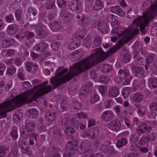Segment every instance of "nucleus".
I'll use <instances>...</instances> for the list:
<instances>
[{
  "instance_id": "obj_61",
  "label": "nucleus",
  "mask_w": 157,
  "mask_h": 157,
  "mask_svg": "<svg viewBox=\"0 0 157 157\" xmlns=\"http://www.w3.org/2000/svg\"><path fill=\"white\" fill-rule=\"evenodd\" d=\"M5 19L6 21L8 23L11 22L14 20L13 16L10 14L7 16L6 17Z\"/></svg>"
},
{
  "instance_id": "obj_37",
  "label": "nucleus",
  "mask_w": 157,
  "mask_h": 157,
  "mask_svg": "<svg viewBox=\"0 0 157 157\" xmlns=\"http://www.w3.org/2000/svg\"><path fill=\"white\" fill-rule=\"evenodd\" d=\"M74 129L71 126H69L65 131V133L67 136H71L74 133Z\"/></svg>"
},
{
  "instance_id": "obj_43",
  "label": "nucleus",
  "mask_w": 157,
  "mask_h": 157,
  "mask_svg": "<svg viewBox=\"0 0 157 157\" xmlns=\"http://www.w3.org/2000/svg\"><path fill=\"white\" fill-rule=\"evenodd\" d=\"M91 43V40L88 37H86L84 40L83 42V45L86 47H89L90 46Z\"/></svg>"
},
{
  "instance_id": "obj_3",
  "label": "nucleus",
  "mask_w": 157,
  "mask_h": 157,
  "mask_svg": "<svg viewBox=\"0 0 157 157\" xmlns=\"http://www.w3.org/2000/svg\"><path fill=\"white\" fill-rule=\"evenodd\" d=\"M150 13H149V11H146L143 13L142 16H140L133 21L132 25V26H139L141 33L143 34H145L146 31L144 29L145 27L151 20L154 19L151 18V15Z\"/></svg>"
},
{
  "instance_id": "obj_41",
  "label": "nucleus",
  "mask_w": 157,
  "mask_h": 157,
  "mask_svg": "<svg viewBox=\"0 0 157 157\" xmlns=\"http://www.w3.org/2000/svg\"><path fill=\"white\" fill-rule=\"evenodd\" d=\"M32 26L34 27L36 31L40 32V33L42 32L43 29V25L42 23H39L36 25H33Z\"/></svg>"
},
{
  "instance_id": "obj_44",
  "label": "nucleus",
  "mask_w": 157,
  "mask_h": 157,
  "mask_svg": "<svg viewBox=\"0 0 157 157\" xmlns=\"http://www.w3.org/2000/svg\"><path fill=\"white\" fill-rule=\"evenodd\" d=\"M117 17L113 15L109 14L106 17V19L109 22H114L117 20Z\"/></svg>"
},
{
  "instance_id": "obj_15",
  "label": "nucleus",
  "mask_w": 157,
  "mask_h": 157,
  "mask_svg": "<svg viewBox=\"0 0 157 157\" xmlns=\"http://www.w3.org/2000/svg\"><path fill=\"white\" fill-rule=\"evenodd\" d=\"M119 94V90L117 87H113L110 89L108 91V97L115 98Z\"/></svg>"
},
{
  "instance_id": "obj_12",
  "label": "nucleus",
  "mask_w": 157,
  "mask_h": 157,
  "mask_svg": "<svg viewBox=\"0 0 157 157\" xmlns=\"http://www.w3.org/2000/svg\"><path fill=\"white\" fill-rule=\"evenodd\" d=\"M110 11L112 13H115L120 16L123 17L125 14L124 12L118 6L112 7L110 8Z\"/></svg>"
},
{
  "instance_id": "obj_53",
  "label": "nucleus",
  "mask_w": 157,
  "mask_h": 157,
  "mask_svg": "<svg viewBox=\"0 0 157 157\" xmlns=\"http://www.w3.org/2000/svg\"><path fill=\"white\" fill-rule=\"evenodd\" d=\"M35 128L34 125L32 122H29L26 125V129H27L29 131H31V132Z\"/></svg>"
},
{
  "instance_id": "obj_25",
  "label": "nucleus",
  "mask_w": 157,
  "mask_h": 157,
  "mask_svg": "<svg viewBox=\"0 0 157 157\" xmlns=\"http://www.w3.org/2000/svg\"><path fill=\"white\" fill-rule=\"evenodd\" d=\"M103 7V3L101 0H97L95 2L93 7L94 10H99L102 9Z\"/></svg>"
},
{
  "instance_id": "obj_49",
  "label": "nucleus",
  "mask_w": 157,
  "mask_h": 157,
  "mask_svg": "<svg viewBox=\"0 0 157 157\" xmlns=\"http://www.w3.org/2000/svg\"><path fill=\"white\" fill-rule=\"evenodd\" d=\"M6 149L3 146L0 147V157H4L6 155Z\"/></svg>"
},
{
  "instance_id": "obj_19",
  "label": "nucleus",
  "mask_w": 157,
  "mask_h": 157,
  "mask_svg": "<svg viewBox=\"0 0 157 157\" xmlns=\"http://www.w3.org/2000/svg\"><path fill=\"white\" fill-rule=\"evenodd\" d=\"M113 115V113L112 111H106L102 114L101 117L105 121H109L112 119Z\"/></svg>"
},
{
  "instance_id": "obj_1",
  "label": "nucleus",
  "mask_w": 157,
  "mask_h": 157,
  "mask_svg": "<svg viewBox=\"0 0 157 157\" xmlns=\"http://www.w3.org/2000/svg\"><path fill=\"white\" fill-rule=\"evenodd\" d=\"M124 44V41L122 40H119L116 46L111 48L108 51L107 53L103 52L101 49L96 48L93 50V53L90 56L83 59L70 67L69 73L65 75L64 74L68 71V69H64L62 67H59L56 71V77L51 78L50 80V83L53 84V88H56L75 76L90 68L94 65L105 60L119 49Z\"/></svg>"
},
{
  "instance_id": "obj_31",
  "label": "nucleus",
  "mask_w": 157,
  "mask_h": 157,
  "mask_svg": "<svg viewBox=\"0 0 157 157\" xmlns=\"http://www.w3.org/2000/svg\"><path fill=\"white\" fill-rule=\"evenodd\" d=\"M136 132L140 135L145 133L144 123L142 124L136 129Z\"/></svg>"
},
{
  "instance_id": "obj_10",
  "label": "nucleus",
  "mask_w": 157,
  "mask_h": 157,
  "mask_svg": "<svg viewBox=\"0 0 157 157\" xmlns=\"http://www.w3.org/2000/svg\"><path fill=\"white\" fill-rule=\"evenodd\" d=\"M56 113L55 111L50 109L47 111L46 113L45 117L46 119L50 122L53 121L56 118Z\"/></svg>"
},
{
  "instance_id": "obj_27",
  "label": "nucleus",
  "mask_w": 157,
  "mask_h": 157,
  "mask_svg": "<svg viewBox=\"0 0 157 157\" xmlns=\"http://www.w3.org/2000/svg\"><path fill=\"white\" fill-rule=\"evenodd\" d=\"M99 97L96 91L92 92L90 95V101L92 104H94L99 100Z\"/></svg>"
},
{
  "instance_id": "obj_39",
  "label": "nucleus",
  "mask_w": 157,
  "mask_h": 157,
  "mask_svg": "<svg viewBox=\"0 0 157 157\" xmlns=\"http://www.w3.org/2000/svg\"><path fill=\"white\" fill-rule=\"evenodd\" d=\"M86 34V31L84 30H81L77 32L76 35L78 38L82 39Z\"/></svg>"
},
{
  "instance_id": "obj_28",
  "label": "nucleus",
  "mask_w": 157,
  "mask_h": 157,
  "mask_svg": "<svg viewBox=\"0 0 157 157\" xmlns=\"http://www.w3.org/2000/svg\"><path fill=\"white\" fill-rule=\"evenodd\" d=\"M101 43V38L98 36H95L93 39L92 46L93 48L96 47L100 45Z\"/></svg>"
},
{
  "instance_id": "obj_35",
  "label": "nucleus",
  "mask_w": 157,
  "mask_h": 157,
  "mask_svg": "<svg viewBox=\"0 0 157 157\" xmlns=\"http://www.w3.org/2000/svg\"><path fill=\"white\" fill-rule=\"evenodd\" d=\"M131 92L130 89L128 87H125L124 88L122 92V95L125 98L128 97Z\"/></svg>"
},
{
  "instance_id": "obj_62",
  "label": "nucleus",
  "mask_w": 157,
  "mask_h": 157,
  "mask_svg": "<svg viewBox=\"0 0 157 157\" xmlns=\"http://www.w3.org/2000/svg\"><path fill=\"white\" fill-rule=\"evenodd\" d=\"M129 76V77H128V76H127V78H124L125 80L123 82V84L124 85L129 84L130 80L132 78V76L131 75L130 76Z\"/></svg>"
},
{
  "instance_id": "obj_9",
  "label": "nucleus",
  "mask_w": 157,
  "mask_h": 157,
  "mask_svg": "<svg viewBox=\"0 0 157 157\" xmlns=\"http://www.w3.org/2000/svg\"><path fill=\"white\" fill-rule=\"evenodd\" d=\"M97 27L99 31L101 33L104 34L108 32L109 30L108 26L103 21L99 22L98 25Z\"/></svg>"
},
{
  "instance_id": "obj_40",
  "label": "nucleus",
  "mask_w": 157,
  "mask_h": 157,
  "mask_svg": "<svg viewBox=\"0 0 157 157\" xmlns=\"http://www.w3.org/2000/svg\"><path fill=\"white\" fill-rule=\"evenodd\" d=\"M102 70L104 72H109L112 69V67L108 64H104L102 66Z\"/></svg>"
},
{
  "instance_id": "obj_52",
  "label": "nucleus",
  "mask_w": 157,
  "mask_h": 157,
  "mask_svg": "<svg viewBox=\"0 0 157 157\" xmlns=\"http://www.w3.org/2000/svg\"><path fill=\"white\" fill-rule=\"evenodd\" d=\"M31 131L26 129L21 134V136L23 138H25L31 135Z\"/></svg>"
},
{
  "instance_id": "obj_48",
  "label": "nucleus",
  "mask_w": 157,
  "mask_h": 157,
  "mask_svg": "<svg viewBox=\"0 0 157 157\" xmlns=\"http://www.w3.org/2000/svg\"><path fill=\"white\" fill-rule=\"evenodd\" d=\"M26 65L27 70L29 72H30L31 71L33 66L34 67L36 66V64H34L33 66V63L29 62H26Z\"/></svg>"
},
{
  "instance_id": "obj_4",
  "label": "nucleus",
  "mask_w": 157,
  "mask_h": 157,
  "mask_svg": "<svg viewBox=\"0 0 157 157\" xmlns=\"http://www.w3.org/2000/svg\"><path fill=\"white\" fill-rule=\"evenodd\" d=\"M132 25L129 26L127 29L121 27H118L117 36L118 37L122 36L124 40H128L136 35L139 32L137 28L132 29Z\"/></svg>"
},
{
  "instance_id": "obj_46",
  "label": "nucleus",
  "mask_w": 157,
  "mask_h": 157,
  "mask_svg": "<svg viewBox=\"0 0 157 157\" xmlns=\"http://www.w3.org/2000/svg\"><path fill=\"white\" fill-rule=\"evenodd\" d=\"M60 45V43L59 41H55L52 43L51 47L53 50L56 51L59 47Z\"/></svg>"
},
{
  "instance_id": "obj_21",
  "label": "nucleus",
  "mask_w": 157,
  "mask_h": 157,
  "mask_svg": "<svg viewBox=\"0 0 157 157\" xmlns=\"http://www.w3.org/2000/svg\"><path fill=\"white\" fill-rule=\"evenodd\" d=\"M143 99V96L139 92L135 93L132 97L133 101L136 103H138L141 101Z\"/></svg>"
},
{
  "instance_id": "obj_34",
  "label": "nucleus",
  "mask_w": 157,
  "mask_h": 157,
  "mask_svg": "<svg viewBox=\"0 0 157 157\" xmlns=\"http://www.w3.org/2000/svg\"><path fill=\"white\" fill-rule=\"evenodd\" d=\"M155 55L154 54H149L147 58L146 62L147 64L152 63L154 60Z\"/></svg>"
},
{
  "instance_id": "obj_11",
  "label": "nucleus",
  "mask_w": 157,
  "mask_h": 157,
  "mask_svg": "<svg viewBox=\"0 0 157 157\" xmlns=\"http://www.w3.org/2000/svg\"><path fill=\"white\" fill-rule=\"evenodd\" d=\"M147 11H149V13L151 15V18L154 19L157 15V1L154 2L151 7Z\"/></svg>"
},
{
  "instance_id": "obj_57",
  "label": "nucleus",
  "mask_w": 157,
  "mask_h": 157,
  "mask_svg": "<svg viewBox=\"0 0 157 157\" xmlns=\"http://www.w3.org/2000/svg\"><path fill=\"white\" fill-rule=\"evenodd\" d=\"M149 107L151 109L157 112V103L154 102L150 104Z\"/></svg>"
},
{
  "instance_id": "obj_14",
  "label": "nucleus",
  "mask_w": 157,
  "mask_h": 157,
  "mask_svg": "<svg viewBox=\"0 0 157 157\" xmlns=\"http://www.w3.org/2000/svg\"><path fill=\"white\" fill-rule=\"evenodd\" d=\"M90 144L89 140L84 141L81 143L79 147L82 152H86L89 149Z\"/></svg>"
},
{
  "instance_id": "obj_59",
  "label": "nucleus",
  "mask_w": 157,
  "mask_h": 157,
  "mask_svg": "<svg viewBox=\"0 0 157 157\" xmlns=\"http://www.w3.org/2000/svg\"><path fill=\"white\" fill-rule=\"evenodd\" d=\"M66 0H57V3L59 6L62 7L64 6L66 3Z\"/></svg>"
},
{
  "instance_id": "obj_30",
  "label": "nucleus",
  "mask_w": 157,
  "mask_h": 157,
  "mask_svg": "<svg viewBox=\"0 0 157 157\" xmlns=\"http://www.w3.org/2000/svg\"><path fill=\"white\" fill-rule=\"evenodd\" d=\"M127 141L126 138H122L121 139L118 140L117 143V146L118 147H121L125 145L127 143Z\"/></svg>"
},
{
  "instance_id": "obj_54",
  "label": "nucleus",
  "mask_w": 157,
  "mask_h": 157,
  "mask_svg": "<svg viewBox=\"0 0 157 157\" xmlns=\"http://www.w3.org/2000/svg\"><path fill=\"white\" fill-rule=\"evenodd\" d=\"M10 134L13 139H16L18 137V134L16 129L15 128L13 130L10 132Z\"/></svg>"
},
{
  "instance_id": "obj_20",
  "label": "nucleus",
  "mask_w": 157,
  "mask_h": 157,
  "mask_svg": "<svg viewBox=\"0 0 157 157\" xmlns=\"http://www.w3.org/2000/svg\"><path fill=\"white\" fill-rule=\"evenodd\" d=\"M15 43L14 39L11 38H7L5 40L2 42L3 47L6 48L13 45Z\"/></svg>"
},
{
  "instance_id": "obj_45",
  "label": "nucleus",
  "mask_w": 157,
  "mask_h": 157,
  "mask_svg": "<svg viewBox=\"0 0 157 157\" xmlns=\"http://www.w3.org/2000/svg\"><path fill=\"white\" fill-rule=\"evenodd\" d=\"M99 80L101 82L106 83L109 81L110 79L108 77L104 75L101 76L100 77Z\"/></svg>"
},
{
  "instance_id": "obj_16",
  "label": "nucleus",
  "mask_w": 157,
  "mask_h": 157,
  "mask_svg": "<svg viewBox=\"0 0 157 157\" xmlns=\"http://www.w3.org/2000/svg\"><path fill=\"white\" fill-rule=\"evenodd\" d=\"M91 21L90 17L89 16H83L81 19L78 21V23L82 26H84L89 24Z\"/></svg>"
},
{
  "instance_id": "obj_60",
  "label": "nucleus",
  "mask_w": 157,
  "mask_h": 157,
  "mask_svg": "<svg viewBox=\"0 0 157 157\" xmlns=\"http://www.w3.org/2000/svg\"><path fill=\"white\" fill-rule=\"evenodd\" d=\"M145 109L143 107L139 108L138 109V113L141 116L145 113Z\"/></svg>"
},
{
  "instance_id": "obj_58",
  "label": "nucleus",
  "mask_w": 157,
  "mask_h": 157,
  "mask_svg": "<svg viewBox=\"0 0 157 157\" xmlns=\"http://www.w3.org/2000/svg\"><path fill=\"white\" fill-rule=\"evenodd\" d=\"M105 107L106 108H110V105L113 104V101L112 99L105 101Z\"/></svg>"
},
{
  "instance_id": "obj_23",
  "label": "nucleus",
  "mask_w": 157,
  "mask_h": 157,
  "mask_svg": "<svg viewBox=\"0 0 157 157\" xmlns=\"http://www.w3.org/2000/svg\"><path fill=\"white\" fill-rule=\"evenodd\" d=\"M61 27L60 23L59 21H54L50 25V29L53 31H57L59 30Z\"/></svg>"
},
{
  "instance_id": "obj_17",
  "label": "nucleus",
  "mask_w": 157,
  "mask_h": 157,
  "mask_svg": "<svg viewBox=\"0 0 157 157\" xmlns=\"http://www.w3.org/2000/svg\"><path fill=\"white\" fill-rule=\"evenodd\" d=\"M60 15L63 20L66 21H69L71 19V14L67 10L65 9L62 10Z\"/></svg>"
},
{
  "instance_id": "obj_50",
  "label": "nucleus",
  "mask_w": 157,
  "mask_h": 157,
  "mask_svg": "<svg viewBox=\"0 0 157 157\" xmlns=\"http://www.w3.org/2000/svg\"><path fill=\"white\" fill-rule=\"evenodd\" d=\"M21 11L20 10H17L15 12V16L17 21H20L21 20Z\"/></svg>"
},
{
  "instance_id": "obj_64",
  "label": "nucleus",
  "mask_w": 157,
  "mask_h": 157,
  "mask_svg": "<svg viewBox=\"0 0 157 157\" xmlns=\"http://www.w3.org/2000/svg\"><path fill=\"white\" fill-rule=\"evenodd\" d=\"M40 48L41 51H43L48 47L47 45L44 42H41L39 44Z\"/></svg>"
},
{
  "instance_id": "obj_13",
  "label": "nucleus",
  "mask_w": 157,
  "mask_h": 157,
  "mask_svg": "<svg viewBox=\"0 0 157 157\" xmlns=\"http://www.w3.org/2000/svg\"><path fill=\"white\" fill-rule=\"evenodd\" d=\"M121 124L119 122L113 121L110 122L108 124V128L113 131H117L121 127Z\"/></svg>"
},
{
  "instance_id": "obj_6",
  "label": "nucleus",
  "mask_w": 157,
  "mask_h": 157,
  "mask_svg": "<svg viewBox=\"0 0 157 157\" xmlns=\"http://www.w3.org/2000/svg\"><path fill=\"white\" fill-rule=\"evenodd\" d=\"M118 75L115 79V81L117 83L121 82L124 78L128 76L129 73L127 70H120L118 72Z\"/></svg>"
},
{
  "instance_id": "obj_33",
  "label": "nucleus",
  "mask_w": 157,
  "mask_h": 157,
  "mask_svg": "<svg viewBox=\"0 0 157 157\" xmlns=\"http://www.w3.org/2000/svg\"><path fill=\"white\" fill-rule=\"evenodd\" d=\"M30 116L32 118H35L38 115V112L36 109H33L29 110Z\"/></svg>"
},
{
  "instance_id": "obj_47",
  "label": "nucleus",
  "mask_w": 157,
  "mask_h": 157,
  "mask_svg": "<svg viewBox=\"0 0 157 157\" xmlns=\"http://www.w3.org/2000/svg\"><path fill=\"white\" fill-rule=\"evenodd\" d=\"M16 71V69L13 66H11L9 67L7 70V73L9 75H12Z\"/></svg>"
},
{
  "instance_id": "obj_55",
  "label": "nucleus",
  "mask_w": 157,
  "mask_h": 157,
  "mask_svg": "<svg viewBox=\"0 0 157 157\" xmlns=\"http://www.w3.org/2000/svg\"><path fill=\"white\" fill-rule=\"evenodd\" d=\"M77 46V43L75 41H73L69 44L68 48L70 50L74 49Z\"/></svg>"
},
{
  "instance_id": "obj_56",
  "label": "nucleus",
  "mask_w": 157,
  "mask_h": 157,
  "mask_svg": "<svg viewBox=\"0 0 157 157\" xmlns=\"http://www.w3.org/2000/svg\"><path fill=\"white\" fill-rule=\"evenodd\" d=\"M73 108L75 109H79L81 108V104L78 102L75 101L73 102Z\"/></svg>"
},
{
  "instance_id": "obj_51",
  "label": "nucleus",
  "mask_w": 157,
  "mask_h": 157,
  "mask_svg": "<svg viewBox=\"0 0 157 157\" xmlns=\"http://www.w3.org/2000/svg\"><path fill=\"white\" fill-rule=\"evenodd\" d=\"M75 152V151L69 150V151L66 152L63 154V157H73Z\"/></svg>"
},
{
  "instance_id": "obj_8",
  "label": "nucleus",
  "mask_w": 157,
  "mask_h": 157,
  "mask_svg": "<svg viewBox=\"0 0 157 157\" xmlns=\"http://www.w3.org/2000/svg\"><path fill=\"white\" fill-rule=\"evenodd\" d=\"M78 145L77 141L75 140L68 141L67 144V147L69 150L76 151L77 147Z\"/></svg>"
},
{
  "instance_id": "obj_5",
  "label": "nucleus",
  "mask_w": 157,
  "mask_h": 157,
  "mask_svg": "<svg viewBox=\"0 0 157 157\" xmlns=\"http://www.w3.org/2000/svg\"><path fill=\"white\" fill-rule=\"evenodd\" d=\"M137 64L139 65L144 64V60L142 57L137 58L135 62L131 64L132 68L134 69L137 73V76L139 78L144 77L146 75L145 73L143 71V69L139 66H137Z\"/></svg>"
},
{
  "instance_id": "obj_7",
  "label": "nucleus",
  "mask_w": 157,
  "mask_h": 157,
  "mask_svg": "<svg viewBox=\"0 0 157 157\" xmlns=\"http://www.w3.org/2000/svg\"><path fill=\"white\" fill-rule=\"evenodd\" d=\"M69 7L72 11H77L81 8L80 0H73L69 3Z\"/></svg>"
},
{
  "instance_id": "obj_26",
  "label": "nucleus",
  "mask_w": 157,
  "mask_h": 157,
  "mask_svg": "<svg viewBox=\"0 0 157 157\" xmlns=\"http://www.w3.org/2000/svg\"><path fill=\"white\" fill-rule=\"evenodd\" d=\"M90 138L94 139L96 138L99 135V130L98 128H92L89 130Z\"/></svg>"
},
{
  "instance_id": "obj_38",
  "label": "nucleus",
  "mask_w": 157,
  "mask_h": 157,
  "mask_svg": "<svg viewBox=\"0 0 157 157\" xmlns=\"http://www.w3.org/2000/svg\"><path fill=\"white\" fill-rule=\"evenodd\" d=\"M98 90L101 94L102 95H105L107 93V88L105 86L101 85L98 87Z\"/></svg>"
},
{
  "instance_id": "obj_63",
  "label": "nucleus",
  "mask_w": 157,
  "mask_h": 157,
  "mask_svg": "<svg viewBox=\"0 0 157 157\" xmlns=\"http://www.w3.org/2000/svg\"><path fill=\"white\" fill-rule=\"evenodd\" d=\"M78 118H85L87 117V115L84 113L81 112L78 113L77 114Z\"/></svg>"
},
{
  "instance_id": "obj_2",
  "label": "nucleus",
  "mask_w": 157,
  "mask_h": 157,
  "mask_svg": "<svg viewBox=\"0 0 157 157\" xmlns=\"http://www.w3.org/2000/svg\"><path fill=\"white\" fill-rule=\"evenodd\" d=\"M48 81L39 85L40 81L38 79L33 80L32 83L34 89L29 90L26 92L19 94L12 100L3 102L0 105V118H3L7 116V113L11 111L16 107L24 105L25 103L32 102L37 98L52 91L50 85L46 86Z\"/></svg>"
},
{
  "instance_id": "obj_18",
  "label": "nucleus",
  "mask_w": 157,
  "mask_h": 157,
  "mask_svg": "<svg viewBox=\"0 0 157 157\" xmlns=\"http://www.w3.org/2000/svg\"><path fill=\"white\" fill-rule=\"evenodd\" d=\"M18 26L16 24L10 25L7 28V33L10 35L14 34L18 31Z\"/></svg>"
},
{
  "instance_id": "obj_42",
  "label": "nucleus",
  "mask_w": 157,
  "mask_h": 157,
  "mask_svg": "<svg viewBox=\"0 0 157 157\" xmlns=\"http://www.w3.org/2000/svg\"><path fill=\"white\" fill-rule=\"evenodd\" d=\"M131 57V56L130 53L127 52L124 55L122 60L125 63H128L130 61Z\"/></svg>"
},
{
  "instance_id": "obj_29",
  "label": "nucleus",
  "mask_w": 157,
  "mask_h": 157,
  "mask_svg": "<svg viewBox=\"0 0 157 157\" xmlns=\"http://www.w3.org/2000/svg\"><path fill=\"white\" fill-rule=\"evenodd\" d=\"M55 0H50L46 4V8L48 10L54 9L55 8Z\"/></svg>"
},
{
  "instance_id": "obj_36",
  "label": "nucleus",
  "mask_w": 157,
  "mask_h": 157,
  "mask_svg": "<svg viewBox=\"0 0 157 157\" xmlns=\"http://www.w3.org/2000/svg\"><path fill=\"white\" fill-rule=\"evenodd\" d=\"M150 136H144L141 137L140 140V142L142 144H144L146 143L149 142L151 140Z\"/></svg>"
},
{
  "instance_id": "obj_32",
  "label": "nucleus",
  "mask_w": 157,
  "mask_h": 157,
  "mask_svg": "<svg viewBox=\"0 0 157 157\" xmlns=\"http://www.w3.org/2000/svg\"><path fill=\"white\" fill-rule=\"evenodd\" d=\"M140 136L137 132L133 133L130 137V140L132 142H135L139 139Z\"/></svg>"
},
{
  "instance_id": "obj_24",
  "label": "nucleus",
  "mask_w": 157,
  "mask_h": 157,
  "mask_svg": "<svg viewBox=\"0 0 157 157\" xmlns=\"http://www.w3.org/2000/svg\"><path fill=\"white\" fill-rule=\"evenodd\" d=\"M34 36V34L33 33L27 30L23 31L20 34V36L21 37H22L23 39L26 37L27 40L32 38Z\"/></svg>"
},
{
  "instance_id": "obj_22",
  "label": "nucleus",
  "mask_w": 157,
  "mask_h": 157,
  "mask_svg": "<svg viewBox=\"0 0 157 157\" xmlns=\"http://www.w3.org/2000/svg\"><path fill=\"white\" fill-rule=\"evenodd\" d=\"M148 85L151 89H154L156 88L157 79L154 76H151L149 79Z\"/></svg>"
}]
</instances>
